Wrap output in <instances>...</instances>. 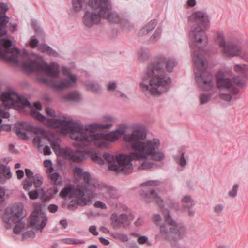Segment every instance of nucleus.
<instances>
[{"label": "nucleus", "mask_w": 248, "mask_h": 248, "mask_svg": "<svg viewBox=\"0 0 248 248\" xmlns=\"http://www.w3.org/2000/svg\"><path fill=\"white\" fill-rule=\"evenodd\" d=\"M188 19L191 23H195L190 28V46L192 49L195 46L197 50H194L193 61L195 67L194 74L195 79L200 88L208 91L213 87V76L205 71L207 62L203 56L199 53L201 44L206 42L207 37L205 30L210 25L211 17L206 10H200L194 12L190 15Z\"/></svg>", "instance_id": "f257e3e1"}, {"label": "nucleus", "mask_w": 248, "mask_h": 248, "mask_svg": "<svg viewBox=\"0 0 248 248\" xmlns=\"http://www.w3.org/2000/svg\"><path fill=\"white\" fill-rule=\"evenodd\" d=\"M147 136L145 130L141 127L134 128L131 133L125 134L123 136L124 141L131 143V151L128 155H121L119 158L121 161L131 159L143 161L138 167L139 169H149L154 165L161 167L163 163L157 164L153 161H147L151 158L153 161L161 162L164 158V153L160 150L161 142L158 139L144 140Z\"/></svg>", "instance_id": "f03ea898"}, {"label": "nucleus", "mask_w": 248, "mask_h": 248, "mask_svg": "<svg viewBox=\"0 0 248 248\" xmlns=\"http://www.w3.org/2000/svg\"><path fill=\"white\" fill-rule=\"evenodd\" d=\"M177 65V61L173 57L158 56L148 65L145 74L142 77L143 82L140 83L142 91L145 94L155 96L166 92L171 82L170 77L166 73L172 72Z\"/></svg>", "instance_id": "7ed1b4c3"}, {"label": "nucleus", "mask_w": 248, "mask_h": 248, "mask_svg": "<svg viewBox=\"0 0 248 248\" xmlns=\"http://www.w3.org/2000/svg\"><path fill=\"white\" fill-rule=\"evenodd\" d=\"M140 195L148 202H150L153 199H155L162 210L166 222L171 226L168 230L165 224L161 223L162 217L160 215L154 214L153 221L157 226H160V233L156 236H160L164 239H167L171 241L182 239L186 233L185 227L181 224H177L172 218L168 209L164 208V201L158 196L156 192L153 189L142 190L140 192Z\"/></svg>", "instance_id": "20e7f679"}, {"label": "nucleus", "mask_w": 248, "mask_h": 248, "mask_svg": "<svg viewBox=\"0 0 248 248\" xmlns=\"http://www.w3.org/2000/svg\"><path fill=\"white\" fill-rule=\"evenodd\" d=\"M48 124L60 128L62 133L67 131L72 132L69 137L75 140L74 146L83 148L91 146L93 134L85 132L84 125L79 121L74 120L70 116H63L57 120H48Z\"/></svg>", "instance_id": "39448f33"}, {"label": "nucleus", "mask_w": 248, "mask_h": 248, "mask_svg": "<svg viewBox=\"0 0 248 248\" xmlns=\"http://www.w3.org/2000/svg\"><path fill=\"white\" fill-rule=\"evenodd\" d=\"M89 5L94 10H98L97 14L86 11L83 16V22L88 27L98 24L100 17L108 20L110 22H116L119 19L118 13L112 10L109 0H89Z\"/></svg>", "instance_id": "423d86ee"}, {"label": "nucleus", "mask_w": 248, "mask_h": 248, "mask_svg": "<svg viewBox=\"0 0 248 248\" xmlns=\"http://www.w3.org/2000/svg\"><path fill=\"white\" fill-rule=\"evenodd\" d=\"M28 52L26 55L24 54L22 57L19 62L24 71L28 73L34 72L37 74H40L44 72L46 75L53 78V79H56L55 78L59 77L60 72V67L59 65L56 62H52L49 64H47L45 62H39L36 60H31L28 58ZM38 77H42L39 75L37 77V79ZM47 80H52V79H47L43 77Z\"/></svg>", "instance_id": "0eeeda50"}, {"label": "nucleus", "mask_w": 248, "mask_h": 248, "mask_svg": "<svg viewBox=\"0 0 248 248\" xmlns=\"http://www.w3.org/2000/svg\"><path fill=\"white\" fill-rule=\"evenodd\" d=\"M82 176L85 184L78 185L75 188V192L79 199L82 200L83 205L89 206L92 204V200L100 194V191L105 190L106 187L97 180L91 179L90 173L87 171H84Z\"/></svg>", "instance_id": "6e6552de"}, {"label": "nucleus", "mask_w": 248, "mask_h": 248, "mask_svg": "<svg viewBox=\"0 0 248 248\" xmlns=\"http://www.w3.org/2000/svg\"><path fill=\"white\" fill-rule=\"evenodd\" d=\"M61 70L62 74L67 77L62 78L59 82L55 79L47 80L43 77H38V79L39 82L49 85L56 91H62L65 89L73 87L78 80L77 76L73 74L70 68L67 66H62Z\"/></svg>", "instance_id": "1a4fd4ad"}, {"label": "nucleus", "mask_w": 248, "mask_h": 248, "mask_svg": "<svg viewBox=\"0 0 248 248\" xmlns=\"http://www.w3.org/2000/svg\"><path fill=\"white\" fill-rule=\"evenodd\" d=\"M121 155H125L123 154H120L115 157L111 153L105 152L103 154V157L105 161L110 165L108 169L118 173H122L124 174H129L133 170V165L132 161L133 159L129 161L127 159L123 161L119 159V156Z\"/></svg>", "instance_id": "9d476101"}, {"label": "nucleus", "mask_w": 248, "mask_h": 248, "mask_svg": "<svg viewBox=\"0 0 248 248\" xmlns=\"http://www.w3.org/2000/svg\"><path fill=\"white\" fill-rule=\"evenodd\" d=\"M47 140L57 155L78 163L82 161L85 159V155L82 151L79 150L73 151L69 147L61 149L57 141L50 137H47Z\"/></svg>", "instance_id": "9b49d317"}, {"label": "nucleus", "mask_w": 248, "mask_h": 248, "mask_svg": "<svg viewBox=\"0 0 248 248\" xmlns=\"http://www.w3.org/2000/svg\"><path fill=\"white\" fill-rule=\"evenodd\" d=\"M215 41L225 56L234 57L242 53V48L240 43L238 42H230L227 43L224 33L221 31L217 32Z\"/></svg>", "instance_id": "f8f14e48"}, {"label": "nucleus", "mask_w": 248, "mask_h": 248, "mask_svg": "<svg viewBox=\"0 0 248 248\" xmlns=\"http://www.w3.org/2000/svg\"><path fill=\"white\" fill-rule=\"evenodd\" d=\"M0 99L7 108L15 107L17 109H21L31 106L30 102L27 99L14 92H2L0 95Z\"/></svg>", "instance_id": "ddd939ff"}, {"label": "nucleus", "mask_w": 248, "mask_h": 248, "mask_svg": "<svg viewBox=\"0 0 248 248\" xmlns=\"http://www.w3.org/2000/svg\"><path fill=\"white\" fill-rule=\"evenodd\" d=\"M6 33L7 31L5 28L0 27V37L3 36V35L6 34ZM0 48H2L3 51L7 52L8 54H10L13 57H16L17 59V62H14L12 61L8 57L0 58L7 59L9 62H12L14 64H18L23 55L24 54L26 55L27 54V51L26 50L21 51L16 47H12V42L10 39H0Z\"/></svg>", "instance_id": "4468645a"}, {"label": "nucleus", "mask_w": 248, "mask_h": 248, "mask_svg": "<svg viewBox=\"0 0 248 248\" xmlns=\"http://www.w3.org/2000/svg\"><path fill=\"white\" fill-rule=\"evenodd\" d=\"M216 82L219 88L226 89L233 94H236L238 92L236 86L243 87L244 84V80L239 76H235L232 80H231L225 78L223 74H218L217 75Z\"/></svg>", "instance_id": "2eb2a0df"}, {"label": "nucleus", "mask_w": 248, "mask_h": 248, "mask_svg": "<svg viewBox=\"0 0 248 248\" xmlns=\"http://www.w3.org/2000/svg\"><path fill=\"white\" fill-rule=\"evenodd\" d=\"M119 138L114 131L107 134L97 133L93 135L91 146L94 145L97 147L108 148L109 146L108 141L115 142L118 140Z\"/></svg>", "instance_id": "dca6fc26"}, {"label": "nucleus", "mask_w": 248, "mask_h": 248, "mask_svg": "<svg viewBox=\"0 0 248 248\" xmlns=\"http://www.w3.org/2000/svg\"><path fill=\"white\" fill-rule=\"evenodd\" d=\"M47 217L46 215L41 211L34 210L30 217V224L33 229H42L46 225Z\"/></svg>", "instance_id": "f3484780"}, {"label": "nucleus", "mask_w": 248, "mask_h": 248, "mask_svg": "<svg viewBox=\"0 0 248 248\" xmlns=\"http://www.w3.org/2000/svg\"><path fill=\"white\" fill-rule=\"evenodd\" d=\"M111 225L113 229H125L128 227L131 223V220L128 218L127 214L122 213L118 215L113 213L110 217Z\"/></svg>", "instance_id": "a211bd4d"}, {"label": "nucleus", "mask_w": 248, "mask_h": 248, "mask_svg": "<svg viewBox=\"0 0 248 248\" xmlns=\"http://www.w3.org/2000/svg\"><path fill=\"white\" fill-rule=\"evenodd\" d=\"M181 202L184 210L187 211L190 216H193L195 214V210L193 207L195 205V202L189 195H186L181 199Z\"/></svg>", "instance_id": "6ab92c4d"}, {"label": "nucleus", "mask_w": 248, "mask_h": 248, "mask_svg": "<svg viewBox=\"0 0 248 248\" xmlns=\"http://www.w3.org/2000/svg\"><path fill=\"white\" fill-rule=\"evenodd\" d=\"M112 126L111 123L102 124L100 123H92L84 125V131L88 134H95L98 130L108 129Z\"/></svg>", "instance_id": "aec40b11"}, {"label": "nucleus", "mask_w": 248, "mask_h": 248, "mask_svg": "<svg viewBox=\"0 0 248 248\" xmlns=\"http://www.w3.org/2000/svg\"><path fill=\"white\" fill-rule=\"evenodd\" d=\"M31 126L28 125L25 122H21L18 124V126L16 127V131L18 137L23 140H27L28 137L25 132V131H31Z\"/></svg>", "instance_id": "412c9836"}, {"label": "nucleus", "mask_w": 248, "mask_h": 248, "mask_svg": "<svg viewBox=\"0 0 248 248\" xmlns=\"http://www.w3.org/2000/svg\"><path fill=\"white\" fill-rule=\"evenodd\" d=\"M155 19L152 20L145 25L139 32L140 36H143L150 32L156 26Z\"/></svg>", "instance_id": "4be33fe9"}, {"label": "nucleus", "mask_w": 248, "mask_h": 248, "mask_svg": "<svg viewBox=\"0 0 248 248\" xmlns=\"http://www.w3.org/2000/svg\"><path fill=\"white\" fill-rule=\"evenodd\" d=\"M13 210L9 209L5 211L2 215V219L6 224V227L9 228L11 226V222H13Z\"/></svg>", "instance_id": "5701e85b"}, {"label": "nucleus", "mask_w": 248, "mask_h": 248, "mask_svg": "<svg viewBox=\"0 0 248 248\" xmlns=\"http://www.w3.org/2000/svg\"><path fill=\"white\" fill-rule=\"evenodd\" d=\"M81 98L80 93L77 91L71 92L63 97L64 100L73 102H79Z\"/></svg>", "instance_id": "b1692460"}, {"label": "nucleus", "mask_w": 248, "mask_h": 248, "mask_svg": "<svg viewBox=\"0 0 248 248\" xmlns=\"http://www.w3.org/2000/svg\"><path fill=\"white\" fill-rule=\"evenodd\" d=\"M31 115L33 117L37 119L40 122H44L46 123V124L50 127L52 128H55L54 126H50L48 124V120H57L59 118H55V119H47L46 117H45L44 115L40 113L39 112L36 111L35 110H31Z\"/></svg>", "instance_id": "393cba45"}, {"label": "nucleus", "mask_w": 248, "mask_h": 248, "mask_svg": "<svg viewBox=\"0 0 248 248\" xmlns=\"http://www.w3.org/2000/svg\"><path fill=\"white\" fill-rule=\"evenodd\" d=\"M13 210V223H16L24 217V211L22 208H15Z\"/></svg>", "instance_id": "a878e982"}, {"label": "nucleus", "mask_w": 248, "mask_h": 248, "mask_svg": "<svg viewBox=\"0 0 248 248\" xmlns=\"http://www.w3.org/2000/svg\"><path fill=\"white\" fill-rule=\"evenodd\" d=\"M138 58L140 61L147 60L151 55L150 50L148 48H141L138 52Z\"/></svg>", "instance_id": "bb28decb"}, {"label": "nucleus", "mask_w": 248, "mask_h": 248, "mask_svg": "<svg viewBox=\"0 0 248 248\" xmlns=\"http://www.w3.org/2000/svg\"><path fill=\"white\" fill-rule=\"evenodd\" d=\"M0 174L4 176L6 179H10L12 177V173L9 166L2 164L0 161Z\"/></svg>", "instance_id": "cd10ccee"}, {"label": "nucleus", "mask_w": 248, "mask_h": 248, "mask_svg": "<svg viewBox=\"0 0 248 248\" xmlns=\"http://www.w3.org/2000/svg\"><path fill=\"white\" fill-rule=\"evenodd\" d=\"M175 162L181 167L185 168L187 162L185 157V153L182 152L180 155H177L174 157Z\"/></svg>", "instance_id": "c85d7f7f"}, {"label": "nucleus", "mask_w": 248, "mask_h": 248, "mask_svg": "<svg viewBox=\"0 0 248 248\" xmlns=\"http://www.w3.org/2000/svg\"><path fill=\"white\" fill-rule=\"evenodd\" d=\"M73 191H74L75 193L76 194L75 192V188L74 186H68L65 187L61 190L60 195L62 198L70 197ZM76 195L77 196V194Z\"/></svg>", "instance_id": "c756f323"}, {"label": "nucleus", "mask_w": 248, "mask_h": 248, "mask_svg": "<svg viewBox=\"0 0 248 248\" xmlns=\"http://www.w3.org/2000/svg\"><path fill=\"white\" fill-rule=\"evenodd\" d=\"M111 236L116 239L120 240L121 242L125 243L129 240L128 235L122 232H115L111 234Z\"/></svg>", "instance_id": "7c9ffc66"}, {"label": "nucleus", "mask_w": 248, "mask_h": 248, "mask_svg": "<svg viewBox=\"0 0 248 248\" xmlns=\"http://www.w3.org/2000/svg\"><path fill=\"white\" fill-rule=\"evenodd\" d=\"M84 85L87 87V89L93 92H97L101 90L100 85L95 82H86Z\"/></svg>", "instance_id": "2f4dec72"}, {"label": "nucleus", "mask_w": 248, "mask_h": 248, "mask_svg": "<svg viewBox=\"0 0 248 248\" xmlns=\"http://www.w3.org/2000/svg\"><path fill=\"white\" fill-rule=\"evenodd\" d=\"M84 0H72V4L74 11L79 12L82 10Z\"/></svg>", "instance_id": "473e14b6"}, {"label": "nucleus", "mask_w": 248, "mask_h": 248, "mask_svg": "<svg viewBox=\"0 0 248 248\" xmlns=\"http://www.w3.org/2000/svg\"><path fill=\"white\" fill-rule=\"evenodd\" d=\"M163 183V181L160 180H149L141 184V186L155 187Z\"/></svg>", "instance_id": "72a5a7b5"}, {"label": "nucleus", "mask_w": 248, "mask_h": 248, "mask_svg": "<svg viewBox=\"0 0 248 248\" xmlns=\"http://www.w3.org/2000/svg\"><path fill=\"white\" fill-rule=\"evenodd\" d=\"M236 72L241 73L245 75H248V66L245 64H236L234 67Z\"/></svg>", "instance_id": "f704fd0d"}, {"label": "nucleus", "mask_w": 248, "mask_h": 248, "mask_svg": "<svg viewBox=\"0 0 248 248\" xmlns=\"http://www.w3.org/2000/svg\"><path fill=\"white\" fill-rule=\"evenodd\" d=\"M119 19L116 23L120 22V26L124 30H129L132 27V24L127 19H121L120 15L118 14Z\"/></svg>", "instance_id": "c9c22d12"}, {"label": "nucleus", "mask_w": 248, "mask_h": 248, "mask_svg": "<svg viewBox=\"0 0 248 248\" xmlns=\"http://www.w3.org/2000/svg\"><path fill=\"white\" fill-rule=\"evenodd\" d=\"M31 180L36 188L40 187L43 182V178L39 173L35 174L34 178Z\"/></svg>", "instance_id": "e433bc0d"}, {"label": "nucleus", "mask_w": 248, "mask_h": 248, "mask_svg": "<svg viewBox=\"0 0 248 248\" xmlns=\"http://www.w3.org/2000/svg\"><path fill=\"white\" fill-rule=\"evenodd\" d=\"M162 29L160 27H158L155 31L154 34L149 39L150 43L155 42L161 36Z\"/></svg>", "instance_id": "4c0bfd02"}, {"label": "nucleus", "mask_w": 248, "mask_h": 248, "mask_svg": "<svg viewBox=\"0 0 248 248\" xmlns=\"http://www.w3.org/2000/svg\"><path fill=\"white\" fill-rule=\"evenodd\" d=\"M212 94L208 93H203L199 96L200 104H204L208 103L211 99Z\"/></svg>", "instance_id": "58836bf2"}, {"label": "nucleus", "mask_w": 248, "mask_h": 248, "mask_svg": "<svg viewBox=\"0 0 248 248\" xmlns=\"http://www.w3.org/2000/svg\"><path fill=\"white\" fill-rule=\"evenodd\" d=\"M49 177L52 183L54 185H59L61 183V178L59 174L57 172H54L50 174Z\"/></svg>", "instance_id": "ea45409f"}, {"label": "nucleus", "mask_w": 248, "mask_h": 248, "mask_svg": "<svg viewBox=\"0 0 248 248\" xmlns=\"http://www.w3.org/2000/svg\"><path fill=\"white\" fill-rule=\"evenodd\" d=\"M42 138L39 136H37L34 137L33 139V142L35 146H36L38 149V150L41 152L42 150V147H43V145L42 144Z\"/></svg>", "instance_id": "a19ab883"}, {"label": "nucleus", "mask_w": 248, "mask_h": 248, "mask_svg": "<svg viewBox=\"0 0 248 248\" xmlns=\"http://www.w3.org/2000/svg\"><path fill=\"white\" fill-rule=\"evenodd\" d=\"M239 187L238 184H234L233 185L232 190L228 193V196L232 198H235L237 195V192Z\"/></svg>", "instance_id": "79ce46f5"}, {"label": "nucleus", "mask_w": 248, "mask_h": 248, "mask_svg": "<svg viewBox=\"0 0 248 248\" xmlns=\"http://www.w3.org/2000/svg\"><path fill=\"white\" fill-rule=\"evenodd\" d=\"M166 204L170 208L175 210H178L179 209L178 203L175 201H172V200H168L167 201Z\"/></svg>", "instance_id": "37998d69"}, {"label": "nucleus", "mask_w": 248, "mask_h": 248, "mask_svg": "<svg viewBox=\"0 0 248 248\" xmlns=\"http://www.w3.org/2000/svg\"><path fill=\"white\" fill-rule=\"evenodd\" d=\"M224 209V205L222 204H217L215 205L213 208L214 213L217 215H220Z\"/></svg>", "instance_id": "c03bdc74"}, {"label": "nucleus", "mask_w": 248, "mask_h": 248, "mask_svg": "<svg viewBox=\"0 0 248 248\" xmlns=\"http://www.w3.org/2000/svg\"><path fill=\"white\" fill-rule=\"evenodd\" d=\"M9 21V17L5 15H0V27L5 28Z\"/></svg>", "instance_id": "a18cd8bd"}, {"label": "nucleus", "mask_w": 248, "mask_h": 248, "mask_svg": "<svg viewBox=\"0 0 248 248\" xmlns=\"http://www.w3.org/2000/svg\"><path fill=\"white\" fill-rule=\"evenodd\" d=\"M31 24L32 27H33L37 32H41L42 29L40 28L38 23L35 19H32L31 20Z\"/></svg>", "instance_id": "49530a36"}, {"label": "nucleus", "mask_w": 248, "mask_h": 248, "mask_svg": "<svg viewBox=\"0 0 248 248\" xmlns=\"http://www.w3.org/2000/svg\"><path fill=\"white\" fill-rule=\"evenodd\" d=\"M91 159L99 164H103L104 163V158L101 156H98L96 154L93 155L91 156Z\"/></svg>", "instance_id": "de8ad7c7"}, {"label": "nucleus", "mask_w": 248, "mask_h": 248, "mask_svg": "<svg viewBox=\"0 0 248 248\" xmlns=\"http://www.w3.org/2000/svg\"><path fill=\"white\" fill-rule=\"evenodd\" d=\"M125 129L126 126L124 125H122L120 126H119L118 128H117L116 130H114V131L115 132V133L117 134L118 136L120 137V136L125 134Z\"/></svg>", "instance_id": "09e8293b"}, {"label": "nucleus", "mask_w": 248, "mask_h": 248, "mask_svg": "<svg viewBox=\"0 0 248 248\" xmlns=\"http://www.w3.org/2000/svg\"><path fill=\"white\" fill-rule=\"evenodd\" d=\"M25 172L27 178L29 180H32L34 178L35 174H34V173L31 169L26 168L25 170Z\"/></svg>", "instance_id": "8fccbe9b"}, {"label": "nucleus", "mask_w": 248, "mask_h": 248, "mask_svg": "<svg viewBox=\"0 0 248 248\" xmlns=\"http://www.w3.org/2000/svg\"><path fill=\"white\" fill-rule=\"evenodd\" d=\"M117 87V84L115 81L109 82L107 86V90L108 91L112 92L116 90Z\"/></svg>", "instance_id": "3c124183"}, {"label": "nucleus", "mask_w": 248, "mask_h": 248, "mask_svg": "<svg viewBox=\"0 0 248 248\" xmlns=\"http://www.w3.org/2000/svg\"><path fill=\"white\" fill-rule=\"evenodd\" d=\"M94 206L95 208H100L101 209H106L107 208L106 204L100 201H96L94 204Z\"/></svg>", "instance_id": "603ef678"}, {"label": "nucleus", "mask_w": 248, "mask_h": 248, "mask_svg": "<svg viewBox=\"0 0 248 248\" xmlns=\"http://www.w3.org/2000/svg\"><path fill=\"white\" fill-rule=\"evenodd\" d=\"M39 41L37 39L35 38V36H32L31 38V41L30 42V45L31 47H35L38 46Z\"/></svg>", "instance_id": "864d4df0"}, {"label": "nucleus", "mask_w": 248, "mask_h": 248, "mask_svg": "<svg viewBox=\"0 0 248 248\" xmlns=\"http://www.w3.org/2000/svg\"><path fill=\"white\" fill-rule=\"evenodd\" d=\"M47 47L48 48V50L46 52V53L47 54H48L50 56L56 57L59 56V53L56 50H54L51 47L47 46Z\"/></svg>", "instance_id": "5fc2aeb1"}, {"label": "nucleus", "mask_w": 248, "mask_h": 248, "mask_svg": "<svg viewBox=\"0 0 248 248\" xmlns=\"http://www.w3.org/2000/svg\"><path fill=\"white\" fill-rule=\"evenodd\" d=\"M28 195L31 199L35 200L38 198L39 193L36 190H31L29 192Z\"/></svg>", "instance_id": "6e6d98bb"}, {"label": "nucleus", "mask_w": 248, "mask_h": 248, "mask_svg": "<svg viewBox=\"0 0 248 248\" xmlns=\"http://www.w3.org/2000/svg\"><path fill=\"white\" fill-rule=\"evenodd\" d=\"M8 9V6L6 4L3 3H0V14L5 15V13Z\"/></svg>", "instance_id": "4d7b16f0"}, {"label": "nucleus", "mask_w": 248, "mask_h": 248, "mask_svg": "<svg viewBox=\"0 0 248 248\" xmlns=\"http://www.w3.org/2000/svg\"><path fill=\"white\" fill-rule=\"evenodd\" d=\"M23 231V225L17 224L13 229V232L16 234H20Z\"/></svg>", "instance_id": "13d9d810"}, {"label": "nucleus", "mask_w": 248, "mask_h": 248, "mask_svg": "<svg viewBox=\"0 0 248 248\" xmlns=\"http://www.w3.org/2000/svg\"><path fill=\"white\" fill-rule=\"evenodd\" d=\"M44 165L46 167L49 168L50 169V172L53 170V168L52 166V162L49 159H47L44 161Z\"/></svg>", "instance_id": "bf43d9fd"}, {"label": "nucleus", "mask_w": 248, "mask_h": 248, "mask_svg": "<svg viewBox=\"0 0 248 248\" xmlns=\"http://www.w3.org/2000/svg\"><path fill=\"white\" fill-rule=\"evenodd\" d=\"M32 180L31 181L25 180L24 182L23 188L25 190H29L32 187Z\"/></svg>", "instance_id": "052dcab7"}, {"label": "nucleus", "mask_w": 248, "mask_h": 248, "mask_svg": "<svg viewBox=\"0 0 248 248\" xmlns=\"http://www.w3.org/2000/svg\"><path fill=\"white\" fill-rule=\"evenodd\" d=\"M74 171L75 176L82 175L84 172L82 169L78 167H75L74 169Z\"/></svg>", "instance_id": "680f3d73"}, {"label": "nucleus", "mask_w": 248, "mask_h": 248, "mask_svg": "<svg viewBox=\"0 0 248 248\" xmlns=\"http://www.w3.org/2000/svg\"><path fill=\"white\" fill-rule=\"evenodd\" d=\"M44 155H49L51 154L50 148L48 145H46L44 148L42 147Z\"/></svg>", "instance_id": "e2e57ef3"}, {"label": "nucleus", "mask_w": 248, "mask_h": 248, "mask_svg": "<svg viewBox=\"0 0 248 248\" xmlns=\"http://www.w3.org/2000/svg\"><path fill=\"white\" fill-rule=\"evenodd\" d=\"M220 98L221 99L227 101H230L232 99V96L229 94L225 93H221L220 95Z\"/></svg>", "instance_id": "0e129e2a"}, {"label": "nucleus", "mask_w": 248, "mask_h": 248, "mask_svg": "<svg viewBox=\"0 0 248 248\" xmlns=\"http://www.w3.org/2000/svg\"><path fill=\"white\" fill-rule=\"evenodd\" d=\"M58 207L54 204H50L48 207L49 211L52 213H55L58 210Z\"/></svg>", "instance_id": "69168bd1"}, {"label": "nucleus", "mask_w": 248, "mask_h": 248, "mask_svg": "<svg viewBox=\"0 0 248 248\" xmlns=\"http://www.w3.org/2000/svg\"><path fill=\"white\" fill-rule=\"evenodd\" d=\"M148 240V237L146 236H141L138 238L137 241L139 244H145Z\"/></svg>", "instance_id": "338daca9"}, {"label": "nucleus", "mask_w": 248, "mask_h": 248, "mask_svg": "<svg viewBox=\"0 0 248 248\" xmlns=\"http://www.w3.org/2000/svg\"><path fill=\"white\" fill-rule=\"evenodd\" d=\"M89 232L93 235L96 236L99 233L96 231V227L95 226H91L89 228Z\"/></svg>", "instance_id": "774afa93"}]
</instances>
